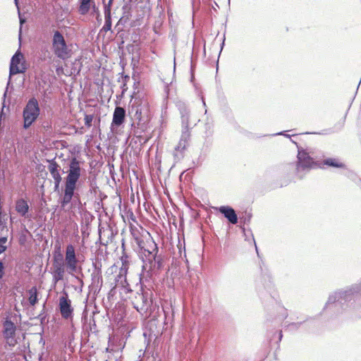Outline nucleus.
Segmentation results:
<instances>
[{"mask_svg": "<svg viewBox=\"0 0 361 361\" xmlns=\"http://www.w3.org/2000/svg\"><path fill=\"white\" fill-rule=\"evenodd\" d=\"M187 143H188V142H184L180 140H179L178 145L175 148V152L173 154L175 159H180V157H182V154H179L178 152H181V151L184 150L186 148Z\"/></svg>", "mask_w": 361, "mask_h": 361, "instance_id": "4be33fe9", "label": "nucleus"}, {"mask_svg": "<svg viewBox=\"0 0 361 361\" xmlns=\"http://www.w3.org/2000/svg\"><path fill=\"white\" fill-rule=\"evenodd\" d=\"M65 273L64 264L60 263L54 266L53 277L55 282H58L63 279Z\"/></svg>", "mask_w": 361, "mask_h": 361, "instance_id": "a211bd4d", "label": "nucleus"}, {"mask_svg": "<svg viewBox=\"0 0 361 361\" xmlns=\"http://www.w3.org/2000/svg\"><path fill=\"white\" fill-rule=\"evenodd\" d=\"M130 116L133 121L132 127L144 129L149 120V109L148 103L142 101L140 104H133L129 110Z\"/></svg>", "mask_w": 361, "mask_h": 361, "instance_id": "7ed1b4c3", "label": "nucleus"}, {"mask_svg": "<svg viewBox=\"0 0 361 361\" xmlns=\"http://www.w3.org/2000/svg\"><path fill=\"white\" fill-rule=\"evenodd\" d=\"M78 259L76 257L73 245H68L66 248L65 265L68 272L71 274L76 272Z\"/></svg>", "mask_w": 361, "mask_h": 361, "instance_id": "9b49d317", "label": "nucleus"}, {"mask_svg": "<svg viewBox=\"0 0 361 361\" xmlns=\"http://www.w3.org/2000/svg\"><path fill=\"white\" fill-rule=\"evenodd\" d=\"M283 135V133L281 132V133H279L274 134L273 135Z\"/></svg>", "mask_w": 361, "mask_h": 361, "instance_id": "e433bc0d", "label": "nucleus"}, {"mask_svg": "<svg viewBox=\"0 0 361 361\" xmlns=\"http://www.w3.org/2000/svg\"><path fill=\"white\" fill-rule=\"evenodd\" d=\"M181 118L182 128L190 127V111L188 105L182 102L177 104Z\"/></svg>", "mask_w": 361, "mask_h": 361, "instance_id": "4468645a", "label": "nucleus"}, {"mask_svg": "<svg viewBox=\"0 0 361 361\" xmlns=\"http://www.w3.org/2000/svg\"><path fill=\"white\" fill-rule=\"evenodd\" d=\"M92 6L95 8V4L92 0H80L79 12L82 15H85L90 11Z\"/></svg>", "mask_w": 361, "mask_h": 361, "instance_id": "6ab92c4d", "label": "nucleus"}, {"mask_svg": "<svg viewBox=\"0 0 361 361\" xmlns=\"http://www.w3.org/2000/svg\"><path fill=\"white\" fill-rule=\"evenodd\" d=\"M21 30H22V28L20 27V33L21 32Z\"/></svg>", "mask_w": 361, "mask_h": 361, "instance_id": "a19ab883", "label": "nucleus"}, {"mask_svg": "<svg viewBox=\"0 0 361 361\" xmlns=\"http://www.w3.org/2000/svg\"><path fill=\"white\" fill-rule=\"evenodd\" d=\"M40 114L39 102L35 97L30 98L23 110V128H29Z\"/></svg>", "mask_w": 361, "mask_h": 361, "instance_id": "39448f33", "label": "nucleus"}, {"mask_svg": "<svg viewBox=\"0 0 361 361\" xmlns=\"http://www.w3.org/2000/svg\"><path fill=\"white\" fill-rule=\"evenodd\" d=\"M113 1H114V0H109L108 4L104 5V9H106L108 8L109 10L111 11Z\"/></svg>", "mask_w": 361, "mask_h": 361, "instance_id": "7c9ffc66", "label": "nucleus"}, {"mask_svg": "<svg viewBox=\"0 0 361 361\" xmlns=\"http://www.w3.org/2000/svg\"><path fill=\"white\" fill-rule=\"evenodd\" d=\"M81 175L80 162L73 158L69 164L68 175L65 178V188L59 198L61 208L64 210H69L72 208L71 200L75 195L76 184Z\"/></svg>", "mask_w": 361, "mask_h": 361, "instance_id": "f257e3e1", "label": "nucleus"}, {"mask_svg": "<svg viewBox=\"0 0 361 361\" xmlns=\"http://www.w3.org/2000/svg\"><path fill=\"white\" fill-rule=\"evenodd\" d=\"M59 310L61 317L64 319L72 318L73 314V308L71 306V301L68 298V293L64 291L59 298Z\"/></svg>", "mask_w": 361, "mask_h": 361, "instance_id": "f8f14e48", "label": "nucleus"}, {"mask_svg": "<svg viewBox=\"0 0 361 361\" xmlns=\"http://www.w3.org/2000/svg\"><path fill=\"white\" fill-rule=\"evenodd\" d=\"M54 182H61V176L59 172L51 174Z\"/></svg>", "mask_w": 361, "mask_h": 361, "instance_id": "c85d7f7f", "label": "nucleus"}, {"mask_svg": "<svg viewBox=\"0 0 361 361\" xmlns=\"http://www.w3.org/2000/svg\"><path fill=\"white\" fill-rule=\"evenodd\" d=\"M29 205L26 200L21 198L16 202V210L21 216L25 218L27 217Z\"/></svg>", "mask_w": 361, "mask_h": 361, "instance_id": "f3484780", "label": "nucleus"}, {"mask_svg": "<svg viewBox=\"0 0 361 361\" xmlns=\"http://www.w3.org/2000/svg\"><path fill=\"white\" fill-rule=\"evenodd\" d=\"M219 212L232 224L238 223V216L235 210L229 206H221L218 208Z\"/></svg>", "mask_w": 361, "mask_h": 361, "instance_id": "dca6fc26", "label": "nucleus"}, {"mask_svg": "<svg viewBox=\"0 0 361 361\" xmlns=\"http://www.w3.org/2000/svg\"><path fill=\"white\" fill-rule=\"evenodd\" d=\"M127 271L128 267L126 264L123 262V266L115 278V287L121 288V293H128L132 291L127 281Z\"/></svg>", "mask_w": 361, "mask_h": 361, "instance_id": "9d476101", "label": "nucleus"}, {"mask_svg": "<svg viewBox=\"0 0 361 361\" xmlns=\"http://www.w3.org/2000/svg\"><path fill=\"white\" fill-rule=\"evenodd\" d=\"M152 250H146L145 259H143V271L149 273L151 276L156 275L163 268V260L160 255H157L158 247L155 243H151Z\"/></svg>", "mask_w": 361, "mask_h": 361, "instance_id": "20e7f679", "label": "nucleus"}, {"mask_svg": "<svg viewBox=\"0 0 361 361\" xmlns=\"http://www.w3.org/2000/svg\"><path fill=\"white\" fill-rule=\"evenodd\" d=\"M132 303L138 312H146L152 303V292L149 290L137 292L132 299Z\"/></svg>", "mask_w": 361, "mask_h": 361, "instance_id": "0eeeda50", "label": "nucleus"}, {"mask_svg": "<svg viewBox=\"0 0 361 361\" xmlns=\"http://www.w3.org/2000/svg\"><path fill=\"white\" fill-rule=\"evenodd\" d=\"M28 301L31 306H35L39 301V293L35 286L32 287L27 290Z\"/></svg>", "mask_w": 361, "mask_h": 361, "instance_id": "aec40b11", "label": "nucleus"}, {"mask_svg": "<svg viewBox=\"0 0 361 361\" xmlns=\"http://www.w3.org/2000/svg\"><path fill=\"white\" fill-rule=\"evenodd\" d=\"M296 171L298 176L302 178L304 174L316 166L312 157L303 149L298 150Z\"/></svg>", "mask_w": 361, "mask_h": 361, "instance_id": "6e6552de", "label": "nucleus"}, {"mask_svg": "<svg viewBox=\"0 0 361 361\" xmlns=\"http://www.w3.org/2000/svg\"><path fill=\"white\" fill-rule=\"evenodd\" d=\"M61 182H54V191H58Z\"/></svg>", "mask_w": 361, "mask_h": 361, "instance_id": "72a5a7b5", "label": "nucleus"}, {"mask_svg": "<svg viewBox=\"0 0 361 361\" xmlns=\"http://www.w3.org/2000/svg\"><path fill=\"white\" fill-rule=\"evenodd\" d=\"M279 340H281L282 338V332L281 331L279 332Z\"/></svg>", "mask_w": 361, "mask_h": 361, "instance_id": "c9c22d12", "label": "nucleus"}, {"mask_svg": "<svg viewBox=\"0 0 361 361\" xmlns=\"http://www.w3.org/2000/svg\"><path fill=\"white\" fill-rule=\"evenodd\" d=\"M104 25L102 28V31L108 32L111 30V11L107 8L104 9Z\"/></svg>", "mask_w": 361, "mask_h": 361, "instance_id": "412c9836", "label": "nucleus"}, {"mask_svg": "<svg viewBox=\"0 0 361 361\" xmlns=\"http://www.w3.org/2000/svg\"><path fill=\"white\" fill-rule=\"evenodd\" d=\"M361 292V284L355 283L330 294L324 310L339 312L344 302L350 301Z\"/></svg>", "mask_w": 361, "mask_h": 361, "instance_id": "f03ea898", "label": "nucleus"}, {"mask_svg": "<svg viewBox=\"0 0 361 361\" xmlns=\"http://www.w3.org/2000/svg\"><path fill=\"white\" fill-rule=\"evenodd\" d=\"M14 1H15V4H16V5L18 6V0H14Z\"/></svg>", "mask_w": 361, "mask_h": 361, "instance_id": "4c0bfd02", "label": "nucleus"}, {"mask_svg": "<svg viewBox=\"0 0 361 361\" xmlns=\"http://www.w3.org/2000/svg\"><path fill=\"white\" fill-rule=\"evenodd\" d=\"M4 264L1 262H0V279H1L4 276Z\"/></svg>", "mask_w": 361, "mask_h": 361, "instance_id": "2f4dec72", "label": "nucleus"}, {"mask_svg": "<svg viewBox=\"0 0 361 361\" xmlns=\"http://www.w3.org/2000/svg\"><path fill=\"white\" fill-rule=\"evenodd\" d=\"M207 126L208 128H210V126L209 124H207Z\"/></svg>", "mask_w": 361, "mask_h": 361, "instance_id": "58836bf2", "label": "nucleus"}, {"mask_svg": "<svg viewBox=\"0 0 361 361\" xmlns=\"http://www.w3.org/2000/svg\"><path fill=\"white\" fill-rule=\"evenodd\" d=\"M207 109H205L204 114H207Z\"/></svg>", "mask_w": 361, "mask_h": 361, "instance_id": "ea45409f", "label": "nucleus"}, {"mask_svg": "<svg viewBox=\"0 0 361 361\" xmlns=\"http://www.w3.org/2000/svg\"><path fill=\"white\" fill-rule=\"evenodd\" d=\"M191 127L182 128V133L180 136V140L184 142H188L190 137V129Z\"/></svg>", "mask_w": 361, "mask_h": 361, "instance_id": "b1692460", "label": "nucleus"}, {"mask_svg": "<svg viewBox=\"0 0 361 361\" xmlns=\"http://www.w3.org/2000/svg\"><path fill=\"white\" fill-rule=\"evenodd\" d=\"M53 50L55 55L63 60L68 58L69 52L66 40L62 34L56 30L52 39Z\"/></svg>", "mask_w": 361, "mask_h": 361, "instance_id": "1a4fd4ad", "label": "nucleus"}, {"mask_svg": "<svg viewBox=\"0 0 361 361\" xmlns=\"http://www.w3.org/2000/svg\"><path fill=\"white\" fill-rule=\"evenodd\" d=\"M23 59V55L20 51H17L11 58V64H10V70H9V79L7 82V87L6 88V90L4 93V102H3V106L1 108V111L0 113V121L1 120V118L4 115V108L5 106V98L7 94L8 89L9 85H11V75L23 73L25 70L23 66H20V63L21 61V59Z\"/></svg>", "mask_w": 361, "mask_h": 361, "instance_id": "423d86ee", "label": "nucleus"}, {"mask_svg": "<svg viewBox=\"0 0 361 361\" xmlns=\"http://www.w3.org/2000/svg\"><path fill=\"white\" fill-rule=\"evenodd\" d=\"M63 257L61 253H58L57 255H54V265L56 264L60 263L61 264H64L63 262Z\"/></svg>", "mask_w": 361, "mask_h": 361, "instance_id": "bb28decb", "label": "nucleus"}, {"mask_svg": "<svg viewBox=\"0 0 361 361\" xmlns=\"http://www.w3.org/2000/svg\"><path fill=\"white\" fill-rule=\"evenodd\" d=\"M126 118V110L121 106H116L113 114V119L111 125V128L113 130L114 126L118 127L121 126Z\"/></svg>", "mask_w": 361, "mask_h": 361, "instance_id": "2eb2a0df", "label": "nucleus"}, {"mask_svg": "<svg viewBox=\"0 0 361 361\" xmlns=\"http://www.w3.org/2000/svg\"><path fill=\"white\" fill-rule=\"evenodd\" d=\"M93 120V116L92 115H85V124L87 127H90L92 126V122Z\"/></svg>", "mask_w": 361, "mask_h": 361, "instance_id": "cd10ccee", "label": "nucleus"}, {"mask_svg": "<svg viewBox=\"0 0 361 361\" xmlns=\"http://www.w3.org/2000/svg\"><path fill=\"white\" fill-rule=\"evenodd\" d=\"M152 243H154V241L150 240V241L147 242V247L143 248L142 254L145 257V254H147V251L145 252V250H152V247H151Z\"/></svg>", "mask_w": 361, "mask_h": 361, "instance_id": "c756f323", "label": "nucleus"}, {"mask_svg": "<svg viewBox=\"0 0 361 361\" xmlns=\"http://www.w3.org/2000/svg\"><path fill=\"white\" fill-rule=\"evenodd\" d=\"M4 337L6 340L7 343L10 346H14L16 344V325L11 320L6 319L3 324Z\"/></svg>", "mask_w": 361, "mask_h": 361, "instance_id": "ddd939ff", "label": "nucleus"}, {"mask_svg": "<svg viewBox=\"0 0 361 361\" xmlns=\"http://www.w3.org/2000/svg\"><path fill=\"white\" fill-rule=\"evenodd\" d=\"M307 320L306 317H304L302 321L298 322H292L288 325V329L290 331H294L298 329L305 321Z\"/></svg>", "mask_w": 361, "mask_h": 361, "instance_id": "a878e982", "label": "nucleus"}, {"mask_svg": "<svg viewBox=\"0 0 361 361\" xmlns=\"http://www.w3.org/2000/svg\"><path fill=\"white\" fill-rule=\"evenodd\" d=\"M201 99H202V104H203V106L204 107H206V103H205V101H204V99L203 97H201Z\"/></svg>", "mask_w": 361, "mask_h": 361, "instance_id": "f704fd0d", "label": "nucleus"}, {"mask_svg": "<svg viewBox=\"0 0 361 361\" xmlns=\"http://www.w3.org/2000/svg\"><path fill=\"white\" fill-rule=\"evenodd\" d=\"M324 164L325 165L336 167V168H342L344 166V165L342 163L339 162L338 159H333V158H329V159H324Z\"/></svg>", "mask_w": 361, "mask_h": 361, "instance_id": "5701e85b", "label": "nucleus"}, {"mask_svg": "<svg viewBox=\"0 0 361 361\" xmlns=\"http://www.w3.org/2000/svg\"><path fill=\"white\" fill-rule=\"evenodd\" d=\"M59 169H60L59 165L55 161H54V160L49 161L48 169L51 174L59 172Z\"/></svg>", "mask_w": 361, "mask_h": 361, "instance_id": "393cba45", "label": "nucleus"}, {"mask_svg": "<svg viewBox=\"0 0 361 361\" xmlns=\"http://www.w3.org/2000/svg\"><path fill=\"white\" fill-rule=\"evenodd\" d=\"M105 361H109V360H105Z\"/></svg>", "mask_w": 361, "mask_h": 361, "instance_id": "79ce46f5", "label": "nucleus"}, {"mask_svg": "<svg viewBox=\"0 0 361 361\" xmlns=\"http://www.w3.org/2000/svg\"><path fill=\"white\" fill-rule=\"evenodd\" d=\"M18 15H19V20H20V25H22L23 23H25V18H23L21 17V15H20V11H18Z\"/></svg>", "mask_w": 361, "mask_h": 361, "instance_id": "473e14b6", "label": "nucleus"}]
</instances>
